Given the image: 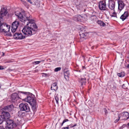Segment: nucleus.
<instances>
[{"label":"nucleus","mask_w":129,"mask_h":129,"mask_svg":"<svg viewBox=\"0 0 129 129\" xmlns=\"http://www.w3.org/2000/svg\"><path fill=\"white\" fill-rule=\"evenodd\" d=\"M15 14L21 22H25L28 21L27 22L26 26L22 30L23 33L28 36H30L36 33L38 27L34 23V21L32 19L31 16L28 13L25 15L23 12H20L18 15Z\"/></svg>","instance_id":"nucleus-1"},{"label":"nucleus","mask_w":129,"mask_h":129,"mask_svg":"<svg viewBox=\"0 0 129 129\" xmlns=\"http://www.w3.org/2000/svg\"><path fill=\"white\" fill-rule=\"evenodd\" d=\"M27 98L24 99V101L30 104L33 110L35 111L37 108V103L34 95L31 94L30 96H27Z\"/></svg>","instance_id":"nucleus-2"},{"label":"nucleus","mask_w":129,"mask_h":129,"mask_svg":"<svg viewBox=\"0 0 129 129\" xmlns=\"http://www.w3.org/2000/svg\"><path fill=\"white\" fill-rule=\"evenodd\" d=\"M14 107L13 105H11L5 107L3 109V112L2 113V116L4 117L5 120H7L9 119L10 116L8 112L11 111L13 108Z\"/></svg>","instance_id":"nucleus-3"},{"label":"nucleus","mask_w":129,"mask_h":129,"mask_svg":"<svg viewBox=\"0 0 129 129\" xmlns=\"http://www.w3.org/2000/svg\"><path fill=\"white\" fill-rule=\"evenodd\" d=\"M2 20H0V32H4L5 33H7V35L9 36H12V34L11 33H9L8 31H9L10 26L8 25H6V24L1 22Z\"/></svg>","instance_id":"nucleus-4"},{"label":"nucleus","mask_w":129,"mask_h":129,"mask_svg":"<svg viewBox=\"0 0 129 129\" xmlns=\"http://www.w3.org/2000/svg\"><path fill=\"white\" fill-rule=\"evenodd\" d=\"M20 110L21 111H25L28 112L30 111V107L28 105L27 103H21L19 105Z\"/></svg>","instance_id":"nucleus-5"},{"label":"nucleus","mask_w":129,"mask_h":129,"mask_svg":"<svg viewBox=\"0 0 129 129\" xmlns=\"http://www.w3.org/2000/svg\"><path fill=\"white\" fill-rule=\"evenodd\" d=\"M19 24L18 21H15L13 22L12 25V29H11L12 32V34H13L16 31Z\"/></svg>","instance_id":"nucleus-6"},{"label":"nucleus","mask_w":129,"mask_h":129,"mask_svg":"<svg viewBox=\"0 0 129 129\" xmlns=\"http://www.w3.org/2000/svg\"><path fill=\"white\" fill-rule=\"evenodd\" d=\"M86 30L85 28L82 27L80 28L79 31L80 36V38H85L88 34V33L86 32Z\"/></svg>","instance_id":"nucleus-7"},{"label":"nucleus","mask_w":129,"mask_h":129,"mask_svg":"<svg viewBox=\"0 0 129 129\" xmlns=\"http://www.w3.org/2000/svg\"><path fill=\"white\" fill-rule=\"evenodd\" d=\"M18 93H14L12 94L11 97V101L13 102H15L19 101L18 100L20 99L18 95Z\"/></svg>","instance_id":"nucleus-8"},{"label":"nucleus","mask_w":129,"mask_h":129,"mask_svg":"<svg viewBox=\"0 0 129 129\" xmlns=\"http://www.w3.org/2000/svg\"><path fill=\"white\" fill-rule=\"evenodd\" d=\"M7 13L6 9L4 8H1L0 12V20H3V17L5 16Z\"/></svg>","instance_id":"nucleus-9"},{"label":"nucleus","mask_w":129,"mask_h":129,"mask_svg":"<svg viewBox=\"0 0 129 129\" xmlns=\"http://www.w3.org/2000/svg\"><path fill=\"white\" fill-rule=\"evenodd\" d=\"M121 116V120H126L129 118V113L127 112H124L122 113H119Z\"/></svg>","instance_id":"nucleus-10"},{"label":"nucleus","mask_w":129,"mask_h":129,"mask_svg":"<svg viewBox=\"0 0 129 129\" xmlns=\"http://www.w3.org/2000/svg\"><path fill=\"white\" fill-rule=\"evenodd\" d=\"M13 37L14 39H21L25 38V37L22 35L21 33H16L13 34Z\"/></svg>","instance_id":"nucleus-11"},{"label":"nucleus","mask_w":129,"mask_h":129,"mask_svg":"<svg viewBox=\"0 0 129 129\" xmlns=\"http://www.w3.org/2000/svg\"><path fill=\"white\" fill-rule=\"evenodd\" d=\"M115 6V2L114 0H109V1L108 7L109 8L114 11Z\"/></svg>","instance_id":"nucleus-12"},{"label":"nucleus","mask_w":129,"mask_h":129,"mask_svg":"<svg viewBox=\"0 0 129 129\" xmlns=\"http://www.w3.org/2000/svg\"><path fill=\"white\" fill-rule=\"evenodd\" d=\"M106 3L105 1H100L99 3V7L101 10H105L106 9Z\"/></svg>","instance_id":"nucleus-13"},{"label":"nucleus","mask_w":129,"mask_h":129,"mask_svg":"<svg viewBox=\"0 0 129 129\" xmlns=\"http://www.w3.org/2000/svg\"><path fill=\"white\" fill-rule=\"evenodd\" d=\"M17 93L20 99H22L23 100L25 99L24 98L26 96V94L29 93L28 92H23L21 91H18Z\"/></svg>","instance_id":"nucleus-14"},{"label":"nucleus","mask_w":129,"mask_h":129,"mask_svg":"<svg viewBox=\"0 0 129 129\" xmlns=\"http://www.w3.org/2000/svg\"><path fill=\"white\" fill-rule=\"evenodd\" d=\"M7 124V126L11 127V128H13V123L14 121L12 120L8 119L7 120H5Z\"/></svg>","instance_id":"nucleus-15"},{"label":"nucleus","mask_w":129,"mask_h":129,"mask_svg":"<svg viewBox=\"0 0 129 129\" xmlns=\"http://www.w3.org/2000/svg\"><path fill=\"white\" fill-rule=\"evenodd\" d=\"M118 9L120 11L121 10L124 8V3L122 1H118Z\"/></svg>","instance_id":"nucleus-16"},{"label":"nucleus","mask_w":129,"mask_h":129,"mask_svg":"<svg viewBox=\"0 0 129 129\" xmlns=\"http://www.w3.org/2000/svg\"><path fill=\"white\" fill-rule=\"evenodd\" d=\"M129 14L128 11L125 12L124 13L122 14L120 17V18L121 19L122 21H124L125 19L128 16Z\"/></svg>","instance_id":"nucleus-17"},{"label":"nucleus","mask_w":129,"mask_h":129,"mask_svg":"<svg viewBox=\"0 0 129 129\" xmlns=\"http://www.w3.org/2000/svg\"><path fill=\"white\" fill-rule=\"evenodd\" d=\"M51 88L53 91H56L58 88L57 83H53L51 85Z\"/></svg>","instance_id":"nucleus-18"},{"label":"nucleus","mask_w":129,"mask_h":129,"mask_svg":"<svg viewBox=\"0 0 129 129\" xmlns=\"http://www.w3.org/2000/svg\"><path fill=\"white\" fill-rule=\"evenodd\" d=\"M64 73L65 78L67 79V78H68L70 75V73L69 71L64 69Z\"/></svg>","instance_id":"nucleus-19"},{"label":"nucleus","mask_w":129,"mask_h":129,"mask_svg":"<svg viewBox=\"0 0 129 129\" xmlns=\"http://www.w3.org/2000/svg\"><path fill=\"white\" fill-rule=\"evenodd\" d=\"M82 18V17L80 15H77L73 17V19L76 21H80Z\"/></svg>","instance_id":"nucleus-20"},{"label":"nucleus","mask_w":129,"mask_h":129,"mask_svg":"<svg viewBox=\"0 0 129 129\" xmlns=\"http://www.w3.org/2000/svg\"><path fill=\"white\" fill-rule=\"evenodd\" d=\"M22 111L20 110L18 112V115L19 117H22L25 115V113L24 112H22Z\"/></svg>","instance_id":"nucleus-21"},{"label":"nucleus","mask_w":129,"mask_h":129,"mask_svg":"<svg viewBox=\"0 0 129 129\" xmlns=\"http://www.w3.org/2000/svg\"><path fill=\"white\" fill-rule=\"evenodd\" d=\"M59 97H60V98H61V97L57 94H55V99L56 100V103L57 104H58L59 103L58 100Z\"/></svg>","instance_id":"nucleus-22"},{"label":"nucleus","mask_w":129,"mask_h":129,"mask_svg":"<svg viewBox=\"0 0 129 129\" xmlns=\"http://www.w3.org/2000/svg\"><path fill=\"white\" fill-rule=\"evenodd\" d=\"M109 10L107 9V10L108 11L107 13H109L110 15L112 17H116V13L114 12V11H113V12L111 14L110 12L109 11H108Z\"/></svg>","instance_id":"nucleus-23"},{"label":"nucleus","mask_w":129,"mask_h":129,"mask_svg":"<svg viewBox=\"0 0 129 129\" xmlns=\"http://www.w3.org/2000/svg\"><path fill=\"white\" fill-rule=\"evenodd\" d=\"M85 79L81 78L79 81V82L81 83V86H82L85 85Z\"/></svg>","instance_id":"nucleus-24"},{"label":"nucleus","mask_w":129,"mask_h":129,"mask_svg":"<svg viewBox=\"0 0 129 129\" xmlns=\"http://www.w3.org/2000/svg\"><path fill=\"white\" fill-rule=\"evenodd\" d=\"M97 23L100 26H104L105 25V24L101 20H99L97 22Z\"/></svg>","instance_id":"nucleus-25"},{"label":"nucleus","mask_w":129,"mask_h":129,"mask_svg":"<svg viewBox=\"0 0 129 129\" xmlns=\"http://www.w3.org/2000/svg\"><path fill=\"white\" fill-rule=\"evenodd\" d=\"M97 17L95 15L92 16L90 17V19L92 21H94L96 20Z\"/></svg>","instance_id":"nucleus-26"},{"label":"nucleus","mask_w":129,"mask_h":129,"mask_svg":"<svg viewBox=\"0 0 129 129\" xmlns=\"http://www.w3.org/2000/svg\"><path fill=\"white\" fill-rule=\"evenodd\" d=\"M117 75L120 77H123L125 75V74L124 72H122L120 73H118L117 74Z\"/></svg>","instance_id":"nucleus-27"},{"label":"nucleus","mask_w":129,"mask_h":129,"mask_svg":"<svg viewBox=\"0 0 129 129\" xmlns=\"http://www.w3.org/2000/svg\"><path fill=\"white\" fill-rule=\"evenodd\" d=\"M5 121V119L4 118V117L2 115H0V124H1L3 121Z\"/></svg>","instance_id":"nucleus-28"},{"label":"nucleus","mask_w":129,"mask_h":129,"mask_svg":"<svg viewBox=\"0 0 129 129\" xmlns=\"http://www.w3.org/2000/svg\"><path fill=\"white\" fill-rule=\"evenodd\" d=\"M118 118L116 119L115 121H114V122L115 123H117V122H118V121H119V119H120V118L121 119V116H120V115H119V114H118Z\"/></svg>","instance_id":"nucleus-29"},{"label":"nucleus","mask_w":129,"mask_h":129,"mask_svg":"<svg viewBox=\"0 0 129 129\" xmlns=\"http://www.w3.org/2000/svg\"><path fill=\"white\" fill-rule=\"evenodd\" d=\"M69 121V120L67 119H64L62 123L61 124V125L62 126L63 124L65 122L68 121Z\"/></svg>","instance_id":"nucleus-30"},{"label":"nucleus","mask_w":129,"mask_h":129,"mask_svg":"<svg viewBox=\"0 0 129 129\" xmlns=\"http://www.w3.org/2000/svg\"><path fill=\"white\" fill-rule=\"evenodd\" d=\"M61 69V68L60 67H58L55 69L54 71L55 72H57L58 71H59Z\"/></svg>","instance_id":"nucleus-31"},{"label":"nucleus","mask_w":129,"mask_h":129,"mask_svg":"<svg viewBox=\"0 0 129 129\" xmlns=\"http://www.w3.org/2000/svg\"><path fill=\"white\" fill-rule=\"evenodd\" d=\"M104 110L105 112V115H106L107 116V114L108 113V111H107V109L106 108H104Z\"/></svg>","instance_id":"nucleus-32"},{"label":"nucleus","mask_w":129,"mask_h":129,"mask_svg":"<svg viewBox=\"0 0 129 129\" xmlns=\"http://www.w3.org/2000/svg\"><path fill=\"white\" fill-rule=\"evenodd\" d=\"M41 61H34V63L36 64H38L39 63H40V62Z\"/></svg>","instance_id":"nucleus-33"},{"label":"nucleus","mask_w":129,"mask_h":129,"mask_svg":"<svg viewBox=\"0 0 129 129\" xmlns=\"http://www.w3.org/2000/svg\"><path fill=\"white\" fill-rule=\"evenodd\" d=\"M13 127L16 126L18 125V124L15 123H13Z\"/></svg>","instance_id":"nucleus-34"},{"label":"nucleus","mask_w":129,"mask_h":129,"mask_svg":"<svg viewBox=\"0 0 129 129\" xmlns=\"http://www.w3.org/2000/svg\"><path fill=\"white\" fill-rule=\"evenodd\" d=\"M61 129H69L68 126L66 127H63Z\"/></svg>","instance_id":"nucleus-35"},{"label":"nucleus","mask_w":129,"mask_h":129,"mask_svg":"<svg viewBox=\"0 0 129 129\" xmlns=\"http://www.w3.org/2000/svg\"><path fill=\"white\" fill-rule=\"evenodd\" d=\"M12 128L10 127H6L4 129L3 128V129H12Z\"/></svg>","instance_id":"nucleus-36"},{"label":"nucleus","mask_w":129,"mask_h":129,"mask_svg":"<svg viewBox=\"0 0 129 129\" xmlns=\"http://www.w3.org/2000/svg\"><path fill=\"white\" fill-rule=\"evenodd\" d=\"M30 4H33V2L31 1V0H26Z\"/></svg>","instance_id":"nucleus-37"},{"label":"nucleus","mask_w":129,"mask_h":129,"mask_svg":"<svg viewBox=\"0 0 129 129\" xmlns=\"http://www.w3.org/2000/svg\"><path fill=\"white\" fill-rule=\"evenodd\" d=\"M13 62V61H12L11 60H8V61H6L5 62V63H9L12 62Z\"/></svg>","instance_id":"nucleus-38"},{"label":"nucleus","mask_w":129,"mask_h":129,"mask_svg":"<svg viewBox=\"0 0 129 129\" xmlns=\"http://www.w3.org/2000/svg\"><path fill=\"white\" fill-rule=\"evenodd\" d=\"M33 2L34 3V4L36 5V3L37 2V0H33Z\"/></svg>","instance_id":"nucleus-39"},{"label":"nucleus","mask_w":129,"mask_h":129,"mask_svg":"<svg viewBox=\"0 0 129 129\" xmlns=\"http://www.w3.org/2000/svg\"><path fill=\"white\" fill-rule=\"evenodd\" d=\"M122 87L123 88H124V89H125L126 88L125 86V85L124 84L122 85Z\"/></svg>","instance_id":"nucleus-40"},{"label":"nucleus","mask_w":129,"mask_h":129,"mask_svg":"<svg viewBox=\"0 0 129 129\" xmlns=\"http://www.w3.org/2000/svg\"><path fill=\"white\" fill-rule=\"evenodd\" d=\"M4 69L3 67L2 66H0V70H2Z\"/></svg>","instance_id":"nucleus-41"},{"label":"nucleus","mask_w":129,"mask_h":129,"mask_svg":"<svg viewBox=\"0 0 129 129\" xmlns=\"http://www.w3.org/2000/svg\"><path fill=\"white\" fill-rule=\"evenodd\" d=\"M7 70L8 71H13V70H11L10 69H8V70Z\"/></svg>","instance_id":"nucleus-42"},{"label":"nucleus","mask_w":129,"mask_h":129,"mask_svg":"<svg viewBox=\"0 0 129 129\" xmlns=\"http://www.w3.org/2000/svg\"><path fill=\"white\" fill-rule=\"evenodd\" d=\"M77 125V124H74L72 126V127H74L75 126H76Z\"/></svg>","instance_id":"nucleus-43"},{"label":"nucleus","mask_w":129,"mask_h":129,"mask_svg":"<svg viewBox=\"0 0 129 129\" xmlns=\"http://www.w3.org/2000/svg\"><path fill=\"white\" fill-rule=\"evenodd\" d=\"M127 68H129V63L128 64L127 66Z\"/></svg>","instance_id":"nucleus-44"},{"label":"nucleus","mask_w":129,"mask_h":129,"mask_svg":"<svg viewBox=\"0 0 129 129\" xmlns=\"http://www.w3.org/2000/svg\"><path fill=\"white\" fill-rule=\"evenodd\" d=\"M70 125V127L71 128H72V127H72V124ZM70 126V125H69L68 126Z\"/></svg>","instance_id":"nucleus-45"},{"label":"nucleus","mask_w":129,"mask_h":129,"mask_svg":"<svg viewBox=\"0 0 129 129\" xmlns=\"http://www.w3.org/2000/svg\"><path fill=\"white\" fill-rule=\"evenodd\" d=\"M0 129H3V127L0 126Z\"/></svg>","instance_id":"nucleus-46"},{"label":"nucleus","mask_w":129,"mask_h":129,"mask_svg":"<svg viewBox=\"0 0 129 129\" xmlns=\"http://www.w3.org/2000/svg\"><path fill=\"white\" fill-rule=\"evenodd\" d=\"M3 53V55H4V53Z\"/></svg>","instance_id":"nucleus-47"},{"label":"nucleus","mask_w":129,"mask_h":129,"mask_svg":"<svg viewBox=\"0 0 129 129\" xmlns=\"http://www.w3.org/2000/svg\"><path fill=\"white\" fill-rule=\"evenodd\" d=\"M128 126H129V123H128Z\"/></svg>","instance_id":"nucleus-48"},{"label":"nucleus","mask_w":129,"mask_h":129,"mask_svg":"<svg viewBox=\"0 0 129 129\" xmlns=\"http://www.w3.org/2000/svg\"><path fill=\"white\" fill-rule=\"evenodd\" d=\"M90 66H92L91 64H90Z\"/></svg>","instance_id":"nucleus-49"},{"label":"nucleus","mask_w":129,"mask_h":129,"mask_svg":"<svg viewBox=\"0 0 129 129\" xmlns=\"http://www.w3.org/2000/svg\"><path fill=\"white\" fill-rule=\"evenodd\" d=\"M129 1V0H128Z\"/></svg>","instance_id":"nucleus-50"}]
</instances>
